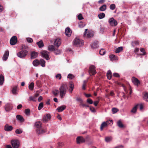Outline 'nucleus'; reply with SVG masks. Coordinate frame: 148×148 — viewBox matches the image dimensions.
Returning <instances> with one entry per match:
<instances>
[{
  "label": "nucleus",
  "instance_id": "a19ab883",
  "mask_svg": "<svg viewBox=\"0 0 148 148\" xmlns=\"http://www.w3.org/2000/svg\"><path fill=\"white\" fill-rule=\"evenodd\" d=\"M99 18L101 19L104 18L105 16V14L103 13H100L98 15Z\"/></svg>",
  "mask_w": 148,
  "mask_h": 148
},
{
  "label": "nucleus",
  "instance_id": "aec40b11",
  "mask_svg": "<svg viewBox=\"0 0 148 148\" xmlns=\"http://www.w3.org/2000/svg\"><path fill=\"white\" fill-rule=\"evenodd\" d=\"M38 55V53L37 52L33 51L31 53V58L33 59L36 58Z\"/></svg>",
  "mask_w": 148,
  "mask_h": 148
},
{
  "label": "nucleus",
  "instance_id": "338daca9",
  "mask_svg": "<svg viewBox=\"0 0 148 148\" xmlns=\"http://www.w3.org/2000/svg\"><path fill=\"white\" fill-rule=\"evenodd\" d=\"M90 110L92 112H94L95 111V109L93 107L90 108Z\"/></svg>",
  "mask_w": 148,
  "mask_h": 148
},
{
  "label": "nucleus",
  "instance_id": "2f4dec72",
  "mask_svg": "<svg viewBox=\"0 0 148 148\" xmlns=\"http://www.w3.org/2000/svg\"><path fill=\"white\" fill-rule=\"evenodd\" d=\"M117 84L118 85H119L121 86H122L123 87V88L125 91V92L126 93H127L128 92V91L127 90L125 86L122 83H121L120 82H117Z\"/></svg>",
  "mask_w": 148,
  "mask_h": 148
},
{
  "label": "nucleus",
  "instance_id": "6e6d98bb",
  "mask_svg": "<svg viewBox=\"0 0 148 148\" xmlns=\"http://www.w3.org/2000/svg\"><path fill=\"white\" fill-rule=\"evenodd\" d=\"M67 77L70 79H72L74 77V76L71 74L70 73L68 75Z\"/></svg>",
  "mask_w": 148,
  "mask_h": 148
},
{
  "label": "nucleus",
  "instance_id": "c756f323",
  "mask_svg": "<svg viewBox=\"0 0 148 148\" xmlns=\"http://www.w3.org/2000/svg\"><path fill=\"white\" fill-rule=\"evenodd\" d=\"M123 50V47H120L117 48L115 51V52L116 53H119L121 52Z\"/></svg>",
  "mask_w": 148,
  "mask_h": 148
},
{
  "label": "nucleus",
  "instance_id": "7ed1b4c3",
  "mask_svg": "<svg viewBox=\"0 0 148 148\" xmlns=\"http://www.w3.org/2000/svg\"><path fill=\"white\" fill-rule=\"evenodd\" d=\"M83 40L77 38H75L74 40V44L76 46H80L84 44Z\"/></svg>",
  "mask_w": 148,
  "mask_h": 148
},
{
  "label": "nucleus",
  "instance_id": "393cba45",
  "mask_svg": "<svg viewBox=\"0 0 148 148\" xmlns=\"http://www.w3.org/2000/svg\"><path fill=\"white\" fill-rule=\"evenodd\" d=\"M16 117L17 119L19 120L21 122H23L24 121V119L21 116L18 115L16 116Z\"/></svg>",
  "mask_w": 148,
  "mask_h": 148
},
{
  "label": "nucleus",
  "instance_id": "ddd939ff",
  "mask_svg": "<svg viewBox=\"0 0 148 148\" xmlns=\"http://www.w3.org/2000/svg\"><path fill=\"white\" fill-rule=\"evenodd\" d=\"M76 141L77 144H79L81 143L84 142L85 140V139L82 136H78L77 138Z\"/></svg>",
  "mask_w": 148,
  "mask_h": 148
},
{
  "label": "nucleus",
  "instance_id": "cd10ccee",
  "mask_svg": "<svg viewBox=\"0 0 148 148\" xmlns=\"http://www.w3.org/2000/svg\"><path fill=\"white\" fill-rule=\"evenodd\" d=\"M36 44L38 45L39 47L41 48L44 46V44L42 40L37 42Z\"/></svg>",
  "mask_w": 148,
  "mask_h": 148
},
{
  "label": "nucleus",
  "instance_id": "680f3d73",
  "mask_svg": "<svg viewBox=\"0 0 148 148\" xmlns=\"http://www.w3.org/2000/svg\"><path fill=\"white\" fill-rule=\"evenodd\" d=\"M87 102L90 104H92L93 103L92 100L89 98L87 99Z\"/></svg>",
  "mask_w": 148,
  "mask_h": 148
},
{
  "label": "nucleus",
  "instance_id": "bb28decb",
  "mask_svg": "<svg viewBox=\"0 0 148 148\" xmlns=\"http://www.w3.org/2000/svg\"><path fill=\"white\" fill-rule=\"evenodd\" d=\"M139 105V104H138L135 106L131 110V112L133 113H135L137 111L138 106Z\"/></svg>",
  "mask_w": 148,
  "mask_h": 148
},
{
  "label": "nucleus",
  "instance_id": "3c124183",
  "mask_svg": "<svg viewBox=\"0 0 148 148\" xmlns=\"http://www.w3.org/2000/svg\"><path fill=\"white\" fill-rule=\"evenodd\" d=\"M116 8L115 5L114 4H112L110 5V9L111 10H114Z\"/></svg>",
  "mask_w": 148,
  "mask_h": 148
},
{
  "label": "nucleus",
  "instance_id": "9b49d317",
  "mask_svg": "<svg viewBox=\"0 0 148 148\" xmlns=\"http://www.w3.org/2000/svg\"><path fill=\"white\" fill-rule=\"evenodd\" d=\"M17 37L15 36H13L12 37L10 40V43L12 45H15L17 42Z\"/></svg>",
  "mask_w": 148,
  "mask_h": 148
},
{
  "label": "nucleus",
  "instance_id": "6e6552de",
  "mask_svg": "<svg viewBox=\"0 0 148 148\" xmlns=\"http://www.w3.org/2000/svg\"><path fill=\"white\" fill-rule=\"evenodd\" d=\"M113 121L112 120H109L107 121L106 122H103L101 124L100 129L101 131H102L103 128L107 126L109 124H110V123H112Z\"/></svg>",
  "mask_w": 148,
  "mask_h": 148
},
{
  "label": "nucleus",
  "instance_id": "20e7f679",
  "mask_svg": "<svg viewBox=\"0 0 148 148\" xmlns=\"http://www.w3.org/2000/svg\"><path fill=\"white\" fill-rule=\"evenodd\" d=\"M41 56L46 60H48L50 59L49 54V53L46 51H42L40 52Z\"/></svg>",
  "mask_w": 148,
  "mask_h": 148
},
{
  "label": "nucleus",
  "instance_id": "a211bd4d",
  "mask_svg": "<svg viewBox=\"0 0 148 148\" xmlns=\"http://www.w3.org/2000/svg\"><path fill=\"white\" fill-rule=\"evenodd\" d=\"M65 34L68 37L70 36L71 33V31L69 27H67L65 29Z\"/></svg>",
  "mask_w": 148,
  "mask_h": 148
},
{
  "label": "nucleus",
  "instance_id": "e2e57ef3",
  "mask_svg": "<svg viewBox=\"0 0 148 148\" xmlns=\"http://www.w3.org/2000/svg\"><path fill=\"white\" fill-rule=\"evenodd\" d=\"M15 132L16 134H19L22 133V131L20 129H17L15 131Z\"/></svg>",
  "mask_w": 148,
  "mask_h": 148
},
{
  "label": "nucleus",
  "instance_id": "864d4df0",
  "mask_svg": "<svg viewBox=\"0 0 148 148\" xmlns=\"http://www.w3.org/2000/svg\"><path fill=\"white\" fill-rule=\"evenodd\" d=\"M140 51L143 53L142 54H140L141 55H145L146 54V52L144 49L141 48L140 49Z\"/></svg>",
  "mask_w": 148,
  "mask_h": 148
},
{
  "label": "nucleus",
  "instance_id": "a878e982",
  "mask_svg": "<svg viewBox=\"0 0 148 148\" xmlns=\"http://www.w3.org/2000/svg\"><path fill=\"white\" fill-rule=\"evenodd\" d=\"M33 64L34 66H37L40 64V62L38 60L36 59L33 62Z\"/></svg>",
  "mask_w": 148,
  "mask_h": 148
},
{
  "label": "nucleus",
  "instance_id": "f03ea898",
  "mask_svg": "<svg viewBox=\"0 0 148 148\" xmlns=\"http://www.w3.org/2000/svg\"><path fill=\"white\" fill-rule=\"evenodd\" d=\"M28 51L27 49L21 50L17 53V56L21 58H24L27 55Z\"/></svg>",
  "mask_w": 148,
  "mask_h": 148
},
{
  "label": "nucleus",
  "instance_id": "37998d69",
  "mask_svg": "<svg viewBox=\"0 0 148 148\" xmlns=\"http://www.w3.org/2000/svg\"><path fill=\"white\" fill-rule=\"evenodd\" d=\"M41 124L40 122H36L35 125L38 129L40 128L41 126Z\"/></svg>",
  "mask_w": 148,
  "mask_h": 148
},
{
  "label": "nucleus",
  "instance_id": "8fccbe9b",
  "mask_svg": "<svg viewBox=\"0 0 148 148\" xmlns=\"http://www.w3.org/2000/svg\"><path fill=\"white\" fill-rule=\"evenodd\" d=\"M25 114L27 115H29L30 114V110L29 109H27L25 110Z\"/></svg>",
  "mask_w": 148,
  "mask_h": 148
},
{
  "label": "nucleus",
  "instance_id": "4c0bfd02",
  "mask_svg": "<svg viewBox=\"0 0 148 148\" xmlns=\"http://www.w3.org/2000/svg\"><path fill=\"white\" fill-rule=\"evenodd\" d=\"M40 64L41 66L43 67L45 66V62L44 60L43 59H41L40 60Z\"/></svg>",
  "mask_w": 148,
  "mask_h": 148
},
{
  "label": "nucleus",
  "instance_id": "4d7b16f0",
  "mask_svg": "<svg viewBox=\"0 0 148 148\" xmlns=\"http://www.w3.org/2000/svg\"><path fill=\"white\" fill-rule=\"evenodd\" d=\"M78 19L79 20H82L84 18L83 17L82 15V14H79L77 16Z\"/></svg>",
  "mask_w": 148,
  "mask_h": 148
},
{
  "label": "nucleus",
  "instance_id": "f257e3e1",
  "mask_svg": "<svg viewBox=\"0 0 148 148\" xmlns=\"http://www.w3.org/2000/svg\"><path fill=\"white\" fill-rule=\"evenodd\" d=\"M68 89V87L66 84H62L60 86L59 91L60 97L61 98H63L65 95Z\"/></svg>",
  "mask_w": 148,
  "mask_h": 148
},
{
  "label": "nucleus",
  "instance_id": "e433bc0d",
  "mask_svg": "<svg viewBox=\"0 0 148 148\" xmlns=\"http://www.w3.org/2000/svg\"><path fill=\"white\" fill-rule=\"evenodd\" d=\"M34 87V83L33 82H31L29 85V88L30 90H33Z\"/></svg>",
  "mask_w": 148,
  "mask_h": 148
},
{
  "label": "nucleus",
  "instance_id": "c03bdc74",
  "mask_svg": "<svg viewBox=\"0 0 148 148\" xmlns=\"http://www.w3.org/2000/svg\"><path fill=\"white\" fill-rule=\"evenodd\" d=\"M59 92V91L58 90H55L52 91V93L55 96H56L58 95Z\"/></svg>",
  "mask_w": 148,
  "mask_h": 148
},
{
  "label": "nucleus",
  "instance_id": "0eeeda50",
  "mask_svg": "<svg viewBox=\"0 0 148 148\" xmlns=\"http://www.w3.org/2000/svg\"><path fill=\"white\" fill-rule=\"evenodd\" d=\"M76 100L79 102V106L82 107L87 108L89 107V106L87 104H84L83 100L80 97H77L76 99Z\"/></svg>",
  "mask_w": 148,
  "mask_h": 148
},
{
  "label": "nucleus",
  "instance_id": "5fc2aeb1",
  "mask_svg": "<svg viewBox=\"0 0 148 148\" xmlns=\"http://www.w3.org/2000/svg\"><path fill=\"white\" fill-rule=\"evenodd\" d=\"M112 110L113 113L114 114L117 112L119 111V110L116 108H112Z\"/></svg>",
  "mask_w": 148,
  "mask_h": 148
},
{
  "label": "nucleus",
  "instance_id": "c85d7f7f",
  "mask_svg": "<svg viewBox=\"0 0 148 148\" xmlns=\"http://www.w3.org/2000/svg\"><path fill=\"white\" fill-rule=\"evenodd\" d=\"M109 57L111 60H117L118 59V57L113 54L110 55Z\"/></svg>",
  "mask_w": 148,
  "mask_h": 148
},
{
  "label": "nucleus",
  "instance_id": "bf43d9fd",
  "mask_svg": "<svg viewBox=\"0 0 148 148\" xmlns=\"http://www.w3.org/2000/svg\"><path fill=\"white\" fill-rule=\"evenodd\" d=\"M64 145V144L62 142H59L58 143V147L60 148L62 147Z\"/></svg>",
  "mask_w": 148,
  "mask_h": 148
},
{
  "label": "nucleus",
  "instance_id": "f704fd0d",
  "mask_svg": "<svg viewBox=\"0 0 148 148\" xmlns=\"http://www.w3.org/2000/svg\"><path fill=\"white\" fill-rule=\"evenodd\" d=\"M144 99L147 101H148V92H145L144 93Z\"/></svg>",
  "mask_w": 148,
  "mask_h": 148
},
{
  "label": "nucleus",
  "instance_id": "423d86ee",
  "mask_svg": "<svg viewBox=\"0 0 148 148\" xmlns=\"http://www.w3.org/2000/svg\"><path fill=\"white\" fill-rule=\"evenodd\" d=\"M11 144L13 148H18L19 146V142L17 140H12Z\"/></svg>",
  "mask_w": 148,
  "mask_h": 148
},
{
  "label": "nucleus",
  "instance_id": "72a5a7b5",
  "mask_svg": "<svg viewBox=\"0 0 148 148\" xmlns=\"http://www.w3.org/2000/svg\"><path fill=\"white\" fill-rule=\"evenodd\" d=\"M17 88V87L16 86H15L13 87L12 89V93L14 95H16L17 94L16 90Z\"/></svg>",
  "mask_w": 148,
  "mask_h": 148
},
{
  "label": "nucleus",
  "instance_id": "39448f33",
  "mask_svg": "<svg viewBox=\"0 0 148 148\" xmlns=\"http://www.w3.org/2000/svg\"><path fill=\"white\" fill-rule=\"evenodd\" d=\"M95 69V68L94 66L92 65L90 66L88 72L90 75H94L97 72Z\"/></svg>",
  "mask_w": 148,
  "mask_h": 148
},
{
  "label": "nucleus",
  "instance_id": "603ef678",
  "mask_svg": "<svg viewBox=\"0 0 148 148\" xmlns=\"http://www.w3.org/2000/svg\"><path fill=\"white\" fill-rule=\"evenodd\" d=\"M105 53V51L103 49H101L99 51V53L101 55H104Z\"/></svg>",
  "mask_w": 148,
  "mask_h": 148
},
{
  "label": "nucleus",
  "instance_id": "f3484780",
  "mask_svg": "<svg viewBox=\"0 0 148 148\" xmlns=\"http://www.w3.org/2000/svg\"><path fill=\"white\" fill-rule=\"evenodd\" d=\"M51 118V116L49 114H47L43 118V120L44 122H47L50 120Z\"/></svg>",
  "mask_w": 148,
  "mask_h": 148
},
{
  "label": "nucleus",
  "instance_id": "4468645a",
  "mask_svg": "<svg viewBox=\"0 0 148 148\" xmlns=\"http://www.w3.org/2000/svg\"><path fill=\"white\" fill-rule=\"evenodd\" d=\"M13 127L12 126L9 125L8 124H6L4 127V130L5 131L9 132L12 130Z\"/></svg>",
  "mask_w": 148,
  "mask_h": 148
},
{
  "label": "nucleus",
  "instance_id": "58836bf2",
  "mask_svg": "<svg viewBox=\"0 0 148 148\" xmlns=\"http://www.w3.org/2000/svg\"><path fill=\"white\" fill-rule=\"evenodd\" d=\"M139 44V42L138 41H134L132 42L131 43L132 45L134 47L135 45H138Z\"/></svg>",
  "mask_w": 148,
  "mask_h": 148
},
{
  "label": "nucleus",
  "instance_id": "79ce46f5",
  "mask_svg": "<svg viewBox=\"0 0 148 148\" xmlns=\"http://www.w3.org/2000/svg\"><path fill=\"white\" fill-rule=\"evenodd\" d=\"M117 124L118 126L120 128H123L124 127L123 125L120 120L117 122Z\"/></svg>",
  "mask_w": 148,
  "mask_h": 148
},
{
  "label": "nucleus",
  "instance_id": "473e14b6",
  "mask_svg": "<svg viewBox=\"0 0 148 148\" xmlns=\"http://www.w3.org/2000/svg\"><path fill=\"white\" fill-rule=\"evenodd\" d=\"M106 5L105 4H104L100 7L99 8V10L101 11H103L106 10Z\"/></svg>",
  "mask_w": 148,
  "mask_h": 148
},
{
  "label": "nucleus",
  "instance_id": "c9c22d12",
  "mask_svg": "<svg viewBox=\"0 0 148 148\" xmlns=\"http://www.w3.org/2000/svg\"><path fill=\"white\" fill-rule=\"evenodd\" d=\"M4 80V76L2 75H0V85H1L3 84Z\"/></svg>",
  "mask_w": 148,
  "mask_h": 148
},
{
  "label": "nucleus",
  "instance_id": "0e129e2a",
  "mask_svg": "<svg viewBox=\"0 0 148 148\" xmlns=\"http://www.w3.org/2000/svg\"><path fill=\"white\" fill-rule=\"evenodd\" d=\"M28 48V47L27 46L25 45H23L22 46V50L24 49H27V50Z\"/></svg>",
  "mask_w": 148,
  "mask_h": 148
},
{
  "label": "nucleus",
  "instance_id": "1a4fd4ad",
  "mask_svg": "<svg viewBox=\"0 0 148 148\" xmlns=\"http://www.w3.org/2000/svg\"><path fill=\"white\" fill-rule=\"evenodd\" d=\"M109 23L112 26H116L117 25V22L113 18H110L109 20Z\"/></svg>",
  "mask_w": 148,
  "mask_h": 148
},
{
  "label": "nucleus",
  "instance_id": "5701e85b",
  "mask_svg": "<svg viewBox=\"0 0 148 148\" xmlns=\"http://www.w3.org/2000/svg\"><path fill=\"white\" fill-rule=\"evenodd\" d=\"M61 43L60 39L59 38L57 39L54 42L55 45L57 47H58L60 45Z\"/></svg>",
  "mask_w": 148,
  "mask_h": 148
},
{
  "label": "nucleus",
  "instance_id": "49530a36",
  "mask_svg": "<svg viewBox=\"0 0 148 148\" xmlns=\"http://www.w3.org/2000/svg\"><path fill=\"white\" fill-rule=\"evenodd\" d=\"M43 107V102H41L39 105L38 108V109L40 110Z\"/></svg>",
  "mask_w": 148,
  "mask_h": 148
},
{
  "label": "nucleus",
  "instance_id": "a18cd8bd",
  "mask_svg": "<svg viewBox=\"0 0 148 148\" xmlns=\"http://www.w3.org/2000/svg\"><path fill=\"white\" fill-rule=\"evenodd\" d=\"M29 100L30 101H36V97L30 96L29 98Z\"/></svg>",
  "mask_w": 148,
  "mask_h": 148
},
{
  "label": "nucleus",
  "instance_id": "2eb2a0df",
  "mask_svg": "<svg viewBox=\"0 0 148 148\" xmlns=\"http://www.w3.org/2000/svg\"><path fill=\"white\" fill-rule=\"evenodd\" d=\"M46 131V130H43L41 128H38L36 130V133L39 135H41L44 134Z\"/></svg>",
  "mask_w": 148,
  "mask_h": 148
},
{
  "label": "nucleus",
  "instance_id": "6ab92c4d",
  "mask_svg": "<svg viewBox=\"0 0 148 148\" xmlns=\"http://www.w3.org/2000/svg\"><path fill=\"white\" fill-rule=\"evenodd\" d=\"M99 42L98 41H95L93 42L91 45V48L94 49L98 47Z\"/></svg>",
  "mask_w": 148,
  "mask_h": 148
},
{
  "label": "nucleus",
  "instance_id": "dca6fc26",
  "mask_svg": "<svg viewBox=\"0 0 148 148\" xmlns=\"http://www.w3.org/2000/svg\"><path fill=\"white\" fill-rule=\"evenodd\" d=\"M12 106L10 103L7 104L5 106V109L6 111H9L12 109Z\"/></svg>",
  "mask_w": 148,
  "mask_h": 148
},
{
  "label": "nucleus",
  "instance_id": "09e8293b",
  "mask_svg": "<svg viewBox=\"0 0 148 148\" xmlns=\"http://www.w3.org/2000/svg\"><path fill=\"white\" fill-rule=\"evenodd\" d=\"M54 53L56 55L59 54L61 53V51L60 50L55 49L54 51Z\"/></svg>",
  "mask_w": 148,
  "mask_h": 148
},
{
  "label": "nucleus",
  "instance_id": "412c9836",
  "mask_svg": "<svg viewBox=\"0 0 148 148\" xmlns=\"http://www.w3.org/2000/svg\"><path fill=\"white\" fill-rule=\"evenodd\" d=\"M69 93H71L72 92L74 88V85L73 82H71L69 84Z\"/></svg>",
  "mask_w": 148,
  "mask_h": 148
},
{
  "label": "nucleus",
  "instance_id": "7c9ffc66",
  "mask_svg": "<svg viewBox=\"0 0 148 148\" xmlns=\"http://www.w3.org/2000/svg\"><path fill=\"white\" fill-rule=\"evenodd\" d=\"M107 76L108 79H111L112 77V72L110 70H109L108 71L107 73Z\"/></svg>",
  "mask_w": 148,
  "mask_h": 148
},
{
  "label": "nucleus",
  "instance_id": "052dcab7",
  "mask_svg": "<svg viewBox=\"0 0 148 148\" xmlns=\"http://www.w3.org/2000/svg\"><path fill=\"white\" fill-rule=\"evenodd\" d=\"M56 78L60 80L61 79L62 77L61 75L60 74H58L56 75Z\"/></svg>",
  "mask_w": 148,
  "mask_h": 148
},
{
  "label": "nucleus",
  "instance_id": "774afa93",
  "mask_svg": "<svg viewBox=\"0 0 148 148\" xmlns=\"http://www.w3.org/2000/svg\"><path fill=\"white\" fill-rule=\"evenodd\" d=\"M22 106L21 104H20L18 105L17 107V108L18 109H19L22 108Z\"/></svg>",
  "mask_w": 148,
  "mask_h": 148
},
{
  "label": "nucleus",
  "instance_id": "9d476101",
  "mask_svg": "<svg viewBox=\"0 0 148 148\" xmlns=\"http://www.w3.org/2000/svg\"><path fill=\"white\" fill-rule=\"evenodd\" d=\"M88 29H86L85 30V32L84 34V36L87 37L88 38H90L92 37L93 36V32H87Z\"/></svg>",
  "mask_w": 148,
  "mask_h": 148
},
{
  "label": "nucleus",
  "instance_id": "69168bd1",
  "mask_svg": "<svg viewBox=\"0 0 148 148\" xmlns=\"http://www.w3.org/2000/svg\"><path fill=\"white\" fill-rule=\"evenodd\" d=\"M113 75L116 77H119V74L117 73H114L113 74Z\"/></svg>",
  "mask_w": 148,
  "mask_h": 148
},
{
  "label": "nucleus",
  "instance_id": "b1692460",
  "mask_svg": "<svg viewBox=\"0 0 148 148\" xmlns=\"http://www.w3.org/2000/svg\"><path fill=\"white\" fill-rule=\"evenodd\" d=\"M66 106L64 105H62L59 107L57 109V110L58 112H60L64 110L66 108Z\"/></svg>",
  "mask_w": 148,
  "mask_h": 148
},
{
  "label": "nucleus",
  "instance_id": "13d9d810",
  "mask_svg": "<svg viewBox=\"0 0 148 148\" xmlns=\"http://www.w3.org/2000/svg\"><path fill=\"white\" fill-rule=\"evenodd\" d=\"M27 42L29 43H32L33 41V39L30 38H26Z\"/></svg>",
  "mask_w": 148,
  "mask_h": 148
},
{
  "label": "nucleus",
  "instance_id": "ea45409f",
  "mask_svg": "<svg viewBox=\"0 0 148 148\" xmlns=\"http://www.w3.org/2000/svg\"><path fill=\"white\" fill-rule=\"evenodd\" d=\"M48 50L49 51H54L55 48L53 45H49L48 47Z\"/></svg>",
  "mask_w": 148,
  "mask_h": 148
},
{
  "label": "nucleus",
  "instance_id": "de8ad7c7",
  "mask_svg": "<svg viewBox=\"0 0 148 148\" xmlns=\"http://www.w3.org/2000/svg\"><path fill=\"white\" fill-rule=\"evenodd\" d=\"M112 137H107L105 138V140L106 142H109L111 141L112 140Z\"/></svg>",
  "mask_w": 148,
  "mask_h": 148
},
{
  "label": "nucleus",
  "instance_id": "f8f14e48",
  "mask_svg": "<svg viewBox=\"0 0 148 148\" xmlns=\"http://www.w3.org/2000/svg\"><path fill=\"white\" fill-rule=\"evenodd\" d=\"M132 82L134 83V84L137 86H138L140 84V81L138 79L134 77H132Z\"/></svg>",
  "mask_w": 148,
  "mask_h": 148
},
{
  "label": "nucleus",
  "instance_id": "4be33fe9",
  "mask_svg": "<svg viewBox=\"0 0 148 148\" xmlns=\"http://www.w3.org/2000/svg\"><path fill=\"white\" fill-rule=\"evenodd\" d=\"M9 51L8 50L5 51L3 57V60L5 61L7 60L9 56Z\"/></svg>",
  "mask_w": 148,
  "mask_h": 148
}]
</instances>
